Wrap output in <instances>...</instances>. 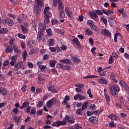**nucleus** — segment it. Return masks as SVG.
I'll return each mask as SVG.
<instances>
[{
  "instance_id": "473e14b6",
  "label": "nucleus",
  "mask_w": 129,
  "mask_h": 129,
  "mask_svg": "<svg viewBox=\"0 0 129 129\" xmlns=\"http://www.w3.org/2000/svg\"><path fill=\"white\" fill-rule=\"evenodd\" d=\"M104 96L106 98V102H109L110 101V97L107 94H104Z\"/></svg>"
},
{
  "instance_id": "5701e85b",
  "label": "nucleus",
  "mask_w": 129,
  "mask_h": 129,
  "mask_svg": "<svg viewBox=\"0 0 129 129\" xmlns=\"http://www.w3.org/2000/svg\"><path fill=\"white\" fill-rule=\"evenodd\" d=\"M71 60L74 62V63H79L80 62V59H79L77 56L72 57Z\"/></svg>"
},
{
  "instance_id": "052dcab7",
  "label": "nucleus",
  "mask_w": 129,
  "mask_h": 129,
  "mask_svg": "<svg viewBox=\"0 0 129 129\" xmlns=\"http://www.w3.org/2000/svg\"><path fill=\"white\" fill-rule=\"evenodd\" d=\"M85 98V96L79 94V99L80 100H83V99H84Z\"/></svg>"
},
{
  "instance_id": "bb28decb",
  "label": "nucleus",
  "mask_w": 129,
  "mask_h": 129,
  "mask_svg": "<svg viewBox=\"0 0 129 129\" xmlns=\"http://www.w3.org/2000/svg\"><path fill=\"white\" fill-rule=\"evenodd\" d=\"M9 32V30L7 28H3L0 30V34H7Z\"/></svg>"
},
{
  "instance_id": "20e7f679",
  "label": "nucleus",
  "mask_w": 129,
  "mask_h": 129,
  "mask_svg": "<svg viewBox=\"0 0 129 129\" xmlns=\"http://www.w3.org/2000/svg\"><path fill=\"white\" fill-rule=\"evenodd\" d=\"M42 9V7L39 5L34 6L33 11L34 14H35L37 16L40 15L41 14V10Z\"/></svg>"
},
{
  "instance_id": "13d9d810",
  "label": "nucleus",
  "mask_w": 129,
  "mask_h": 129,
  "mask_svg": "<svg viewBox=\"0 0 129 129\" xmlns=\"http://www.w3.org/2000/svg\"><path fill=\"white\" fill-rule=\"evenodd\" d=\"M87 115L88 116H91V115H93V111H87Z\"/></svg>"
},
{
  "instance_id": "9b49d317",
  "label": "nucleus",
  "mask_w": 129,
  "mask_h": 129,
  "mask_svg": "<svg viewBox=\"0 0 129 129\" xmlns=\"http://www.w3.org/2000/svg\"><path fill=\"white\" fill-rule=\"evenodd\" d=\"M89 120L90 122H93V123H98V118L95 116H91L89 118Z\"/></svg>"
},
{
  "instance_id": "dca6fc26",
  "label": "nucleus",
  "mask_w": 129,
  "mask_h": 129,
  "mask_svg": "<svg viewBox=\"0 0 129 129\" xmlns=\"http://www.w3.org/2000/svg\"><path fill=\"white\" fill-rule=\"evenodd\" d=\"M102 13H103V14H104V15H106V16H110V15L113 14V11L110 10H109L108 11L102 10Z\"/></svg>"
},
{
  "instance_id": "774afa93",
  "label": "nucleus",
  "mask_w": 129,
  "mask_h": 129,
  "mask_svg": "<svg viewBox=\"0 0 129 129\" xmlns=\"http://www.w3.org/2000/svg\"><path fill=\"white\" fill-rule=\"evenodd\" d=\"M75 128L76 129H82V127L79 126V125L78 124H75Z\"/></svg>"
},
{
  "instance_id": "0e129e2a",
  "label": "nucleus",
  "mask_w": 129,
  "mask_h": 129,
  "mask_svg": "<svg viewBox=\"0 0 129 129\" xmlns=\"http://www.w3.org/2000/svg\"><path fill=\"white\" fill-rule=\"evenodd\" d=\"M119 101L121 104H123V102H124V99H123V97H122V96L120 97Z\"/></svg>"
},
{
  "instance_id": "72a5a7b5",
  "label": "nucleus",
  "mask_w": 129,
  "mask_h": 129,
  "mask_svg": "<svg viewBox=\"0 0 129 129\" xmlns=\"http://www.w3.org/2000/svg\"><path fill=\"white\" fill-rule=\"evenodd\" d=\"M38 68L40 69L42 72H44V71L46 69V68H47V66L42 65V66H40L39 67H38Z\"/></svg>"
},
{
  "instance_id": "ddd939ff",
  "label": "nucleus",
  "mask_w": 129,
  "mask_h": 129,
  "mask_svg": "<svg viewBox=\"0 0 129 129\" xmlns=\"http://www.w3.org/2000/svg\"><path fill=\"white\" fill-rule=\"evenodd\" d=\"M47 87L48 91H51V92H57V91H56V89H55L54 86H53V85L51 84H49L47 85Z\"/></svg>"
},
{
  "instance_id": "39448f33",
  "label": "nucleus",
  "mask_w": 129,
  "mask_h": 129,
  "mask_svg": "<svg viewBox=\"0 0 129 129\" xmlns=\"http://www.w3.org/2000/svg\"><path fill=\"white\" fill-rule=\"evenodd\" d=\"M56 103H57V102H56V98H53L46 103V105L48 107L50 108L52 107V106L54 105V104H56Z\"/></svg>"
},
{
  "instance_id": "8fccbe9b",
  "label": "nucleus",
  "mask_w": 129,
  "mask_h": 129,
  "mask_svg": "<svg viewBox=\"0 0 129 129\" xmlns=\"http://www.w3.org/2000/svg\"><path fill=\"white\" fill-rule=\"evenodd\" d=\"M109 125L110 127H114L115 124H114V121L113 120H111L109 123Z\"/></svg>"
},
{
  "instance_id": "a18cd8bd",
  "label": "nucleus",
  "mask_w": 129,
  "mask_h": 129,
  "mask_svg": "<svg viewBox=\"0 0 129 129\" xmlns=\"http://www.w3.org/2000/svg\"><path fill=\"white\" fill-rule=\"evenodd\" d=\"M95 13L98 16H100V15H103V13H102V12H101V11H100L99 10H95Z\"/></svg>"
},
{
  "instance_id": "3c124183",
  "label": "nucleus",
  "mask_w": 129,
  "mask_h": 129,
  "mask_svg": "<svg viewBox=\"0 0 129 129\" xmlns=\"http://www.w3.org/2000/svg\"><path fill=\"white\" fill-rule=\"evenodd\" d=\"M37 35H39L40 36H43V35H44V30L39 29V31H38Z\"/></svg>"
},
{
  "instance_id": "4be33fe9",
  "label": "nucleus",
  "mask_w": 129,
  "mask_h": 129,
  "mask_svg": "<svg viewBox=\"0 0 129 129\" xmlns=\"http://www.w3.org/2000/svg\"><path fill=\"white\" fill-rule=\"evenodd\" d=\"M55 43V40L51 38L48 39V42L47 45L49 46H52Z\"/></svg>"
},
{
  "instance_id": "6e6d98bb",
  "label": "nucleus",
  "mask_w": 129,
  "mask_h": 129,
  "mask_svg": "<svg viewBox=\"0 0 129 129\" xmlns=\"http://www.w3.org/2000/svg\"><path fill=\"white\" fill-rule=\"evenodd\" d=\"M76 87H78L79 88H83L84 87V85L83 84H77L75 85Z\"/></svg>"
},
{
  "instance_id": "a211bd4d",
  "label": "nucleus",
  "mask_w": 129,
  "mask_h": 129,
  "mask_svg": "<svg viewBox=\"0 0 129 129\" xmlns=\"http://www.w3.org/2000/svg\"><path fill=\"white\" fill-rule=\"evenodd\" d=\"M59 62L64 64H71L72 63L71 60L69 59H60Z\"/></svg>"
},
{
  "instance_id": "de8ad7c7",
  "label": "nucleus",
  "mask_w": 129,
  "mask_h": 129,
  "mask_svg": "<svg viewBox=\"0 0 129 129\" xmlns=\"http://www.w3.org/2000/svg\"><path fill=\"white\" fill-rule=\"evenodd\" d=\"M36 113V108L32 107L31 109L30 114H35Z\"/></svg>"
},
{
  "instance_id": "aec40b11",
  "label": "nucleus",
  "mask_w": 129,
  "mask_h": 129,
  "mask_svg": "<svg viewBox=\"0 0 129 129\" xmlns=\"http://www.w3.org/2000/svg\"><path fill=\"white\" fill-rule=\"evenodd\" d=\"M108 118H110L112 120H116V116L114 113H111L108 115Z\"/></svg>"
},
{
  "instance_id": "79ce46f5",
  "label": "nucleus",
  "mask_w": 129,
  "mask_h": 129,
  "mask_svg": "<svg viewBox=\"0 0 129 129\" xmlns=\"http://www.w3.org/2000/svg\"><path fill=\"white\" fill-rule=\"evenodd\" d=\"M90 109L91 110H95L96 109V106L94 104H91L90 105Z\"/></svg>"
},
{
  "instance_id": "4468645a",
  "label": "nucleus",
  "mask_w": 129,
  "mask_h": 129,
  "mask_svg": "<svg viewBox=\"0 0 129 129\" xmlns=\"http://www.w3.org/2000/svg\"><path fill=\"white\" fill-rule=\"evenodd\" d=\"M11 61L10 62L11 66H15V63L17 61V57L13 56L11 58Z\"/></svg>"
},
{
  "instance_id": "1a4fd4ad",
  "label": "nucleus",
  "mask_w": 129,
  "mask_h": 129,
  "mask_svg": "<svg viewBox=\"0 0 129 129\" xmlns=\"http://www.w3.org/2000/svg\"><path fill=\"white\" fill-rule=\"evenodd\" d=\"M89 15L90 16V18H92L93 20H94V21H98L97 19H98V16H97V14L95 13V12H92L91 13H89Z\"/></svg>"
},
{
  "instance_id": "c85d7f7f",
  "label": "nucleus",
  "mask_w": 129,
  "mask_h": 129,
  "mask_svg": "<svg viewBox=\"0 0 129 129\" xmlns=\"http://www.w3.org/2000/svg\"><path fill=\"white\" fill-rule=\"evenodd\" d=\"M70 119V116L68 115H66V116L64 117V119H63L61 121H64L65 122V124H66V122H68L69 120Z\"/></svg>"
},
{
  "instance_id": "f704fd0d",
  "label": "nucleus",
  "mask_w": 129,
  "mask_h": 129,
  "mask_svg": "<svg viewBox=\"0 0 129 129\" xmlns=\"http://www.w3.org/2000/svg\"><path fill=\"white\" fill-rule=\"evenodd\" d=\"M51 24L52 26H56V25H58V21L56 19H52L51 20Z\"/></svg>"
},
{
  "instance_id": "4c0bfd02",
  "label": "nucleus",
  "mask_w": 129,
  "mask_h": 129,
  "mask_svg": "<svg viewBox=\"0 0 129 129\" xmlns=\"http://www.w3.org/2000/svg\"><path fill=\"white\" fill-rule=\"evenodd\" d=\"M9 64H10V62H9V61L8 60H6L3 63V67H2V69L4 70V69H5V67H6V66H8Z\"/></svg>"
},
{
  "instance_id": "f03ea898",
  "label": "nucleus",
  "mask_w": 129,
  "mask_h": 129,
  "mask_svg": "<svg viewBox=\"0 0 129 129\" xmlns=\"http://www.w3.org/2000/svg\"><path fill=\"white\" fill-rule=\"evenodd\" d=\"M109 87L110 88V92L113 96L116 95V92H119V91H120L119 87L115 84H113V85H112V84H109Z\"/></svg>"
},
{
  "instance_id": "bf43d9fd",
  "label": "nucleus",
  "mask_w": 129,
  "mask_h": 129,
  "mask_svg": "<svg viewBox=\"0 0 129 129\" xmlns=\"http://www.w3.org/2000/svg\"><path fill=\"white\" fill-rule=\"evenodd\" d=\"M119 84L121 86H123L124 85H125V83L124 82V81H123V80H120L119 81Z\"/></svg>"
},
{
  "instance_id": "5fc2aeb1",
  "label": "nucleus",
  "mask_w": 129,
  "mask_h": 129,
  "mask_svg": "<svg viewBox=\"0 0 129 129\" xmlns=\"http://www.w3.org/2000/svg\"><path fill=\"white\" fill-rule=\"evenodd\" d=\"M114 60L112 58V56H110L109 59V64H112Z\"/></svg>"
},
{
  "instance_id": "a19ab883",
  "label": "nucleus",
  "mask_w": 129,
  "mask_h": 129,
  "mask_svg": "<svg viewBox=\"0 0 129 129\" xmlns=\"http://www.w3.org/2000/svg\"><path fill=\"white\" fill-rule=\"evenodd\" d=\"M59 16L61 19H64L65 18V13H64V11H60Z\"/></svg>"
},
{
  "instance_id": "f3484780",
  "label": "nucleus",
  "mask_w": 129,
  "mask_h": 129,
  "mask_svg": "<svg viewBox=\"0 0 129 129\" xmlns=\"http://www.w3.org/2000/svg\"><path fill=\"white\" fill-rule=\"evenodd\" d=\"M5 52L6 53H13V52H14V49L12 46L8 45L7 48L5 50Z\"/></svg>"
},
{
  "instance_id": "4d7b16f0",
  "label": "nucleus",
  "mask_w": 129,
  "mask_h": 129,
  "mask_svg": "<svg viewBox=\"0 0 129 129\" xmlns=\"http://www.w3.org/2000/svg\"><path fill=\"white\" fill-rule=\"evenodd\" d=\"M31 108H32V107H31V106H27V108L26 109L27 113H30Z\"/></svg>"
},
{
  "instance_id": "b1692460",
  "label": "nucleus",
  "mask_w": 129,
  "mask_h": 129,
  "mask_svg": "<svg viewBox=\"0 0 129 129\" xmlns=\"http://www.w3.org/2000/svg\"><path fill=\"white\" fill-rule=\"evenodd\" d=\"M72 41L76 44V45L77 46H78V47H79V46H80V42L79 41V40H78V38H74L72 40Z\"/></svg>"
},
{
  "instance_id": "49530a36",
  "label": "nucleus",
  "mask_w": 129,
  "mask_h": 129,
  "mask_svg": "<svg viewBox=\"0 0 129 129\" xmlns=\"http://www.w3.org/2000/svg\"><path fill=\"white\" fill-rule=\"evenodd\" d=\"M31 73H33V71L31 70H28L24 72V74L26 75H28V74H31Z\"/></svg>"
},
{
  "instance_id": "58836bf2",
  "label": "nucleus",
  "mask_w": 129,
  "mask_h": 129,
  "mask_svg": "<svg viewBox=\"0 0 129 129\" xmlns=\"http://www.w3.org/2000/svg\"><path fill=\"white\" fill-rule=\"evenodd\" d=\"M88 105V102H84L82 106V109H83L84 110L85 108H87Z\"/></svg>"
},
{
  "instance_id": "69168bd1",
  "label": "nucleus",
  "mask_w": 129,
  "mask_h": 129,
  "mask_svg": "<svg viewBox=\"0 0 129 129\" xmlns=\"http://www.w3.org/2000/svg\"><path fill=\"white\" fill-rule=\"evenodd\" d=\"M51 72H52V74H54L55 75L57 74V73H58V71L55 69H52L51 70Z\"/></svg>"
},
{
  "instance_id": "338daca9",
  "label": "nucleus",
  "mask_w": 129,
  "mask_h": 129,
  "mask_svg": "<svg viewBox=\"0 0 129 129\" xmlns=\"http://www.w3.org/2000/svg\"><path fill=\"white\" fill-rule=\"evenodd\" d=\"M27 65L29 68H33L34 67V64L32 62H28Z\"/></svg>"
},
{
  "instance_id": "ea45409f",
  "label": "nucleus",
  "mask_w": 129,
  "mask_h": 129,
  "mask_svg": "<svg viewBox=\"0 0 129 129\" xmlns=\"http://www.w3.org/2000/svg\"><path fill=\"white\" fill-rule=\"evenodd\" d=\"M18 38H20V39H26V36L25 35L22 34L21 33L18 34Z\"/></svg>"
},
{
  "instance_id": "09e8293b",
  "label": "nucleus",
  "mask_w": 129,
  "mask_h": 129,
  "mask_svg": "<svg viewBox=\"0 0 129 129\" xmlns=\"http://www.w3.org/2000/svg\"><path fill=\"white\" fill-rule=\"evenodd\" d=\"M101 21L103 22V23H104V24L106 25V24H107V19H106L104 17H102L101 18Z\"/></svg>"
},
{
  "instance_id": "9d476101",
  "label": "nucleus",
  "mask_w": 129,
  "mask_h": 129,
  "mask_svg": "<svg viewBox=\"0 0 129 129\" xmlns=\"http://www.w3.org/2000/svg\"><path fill=\"white\" fill-rule=\"evenodd\" d=\"M5 22L8 26L12 27L14 26V20L11 18H7L5 19Z\"/></svg>"
},
{
  "instance_id": "c9c22d12",
  "label": "nucleus",
  "mask_w": 129,
  "mask_h": 129,
  "mask_svg": "<svg viewBox=\"0 0 129 129\" xmlns=\"http://www.w3.org/2000/svg\"><path fill=\"white\" fill-rule=\"evenodd\" d=\"M70 68H71L70 66H69L68 65L62 64L63 70H69V69H70Z\"/></svg>"
},
{
  "instance_id": "393cba45",
  "label": "nucleus",
  "mask_w": 129,
  "mask_h": 129,
  "mask_svg": "<svg viewBox=\"0 0 129 129\" xmlns=\"http://www.w3.org/2000/svg\"><path fill=\"white\" fill-rule=\"evenodd\" d=\"M23 59L24 61H26L27 59V57L28 56V52L27 51L24 50L22 53Z\"/></svg>"
},
{
  "instance_id": "423d86ee",
  "label": "nucleus",
  "mask_w": 129,
  "mask_h": 129,
  "mask_svg": "<svg viewBox=\"0 0 129 129\" xmlns=\"http://www.w3.org/2000/svg\"><path fill=\"white\" fill-rule=\"evenodd\" d=\"M101 34L105 37H111V33L106 29H103L101 31Z\"/></svg>"
},
{
  "instance_id": "2f4dec72",
  "label": "nucleus",
  "mask_w": 129,
  "mask_h": 129,
  "mask_svg": "<svg viewBox=\"0 0 129 129\" xmlns=\"http://www.w3.org/2000/svg\"><path fill=\"white\" fill-rule=\"evenodd\" d=\"M57 63V61L55 60H53L49 63L50 67H55V64Z\"/></svg>"
},
{
  "instance_id": "cd10ccee",
  "label": "nucleus",
  "mask_w": 129,
  "mask_h": 129,
  "mask_svg": "<svg viewBox=\"0 0 129 129\" xmlns=\"http://www.w3.org/2000/svg\"><path fill=\"white\" fill-rule=\"evenodd\" d=\"M84 110L82 108H78L77 110L76 113L77 114H78V115H82V111Z\"/></svg>"
},
{
  "instance_id": "c756f323",
  "label": "nucleus",
  "mask_w": 129,
  "mask_h": 129,
  "mask_svg": "<svg viewBox=\"0 0 129 129\" xmlns=\"http://www.w3.org/2000/svg\"><path fill=\"white\" fill-rule=\"evenodd\" d=\"M46 33L48 36H49V37L52 36V30L51 29V28H48L46 29Z\"/></svg>"
},
{
  "instance_id": "0eeeda50",
  "label": "nucleus",
  "mask_w": 129,
  "mask_h": 129,
  "mask_svg": "<svg viewBox=\"0 0 129 129\" xmlns=\"http://www.w3.org/2000/svg\"><path fill=\"white\" fill-rule=\"evenodd\" d=\"M22 66H23V61H22L18 62L17 63H15L14 68V71H18V70L21 69Z\"/></svg>"
},
{
  "instance_id": "c03bdc74",
  "label": "nucleus",
  "mask_w": 129,
  "mask_h": 129,
  "mask_svg": "<svg viewBox=\"0 0 129 129\" xmlns=\"http://www.w3.org/2000/svg\"><path fill=\"white\" fill-rule=\"evenodd\" d=\"M43 114V110H39L36 112V115L38 116L39 115H42Z\"/></svg>"
},
{
  "instance_id": "680f3d73",
  "label": "nucleus",
  "mask_w": 129,
  "mask_h": 129,
  "mask_svg": "<svg viewBox=\"0 0 129 129\" xmlns=\"http://www.w3.org/2000/svg\"><path fill=\"white\" fill-rule=\"evenodd\" d=\"M36 53V49H32L30 50L29 54L30 55H33V54H35Z\"/></svg>"
},
{
  "instance_id": "603ef678",
  "label": "nucleus",
  "mask_w": 129,
  "mask_h": 129,
  "mask_svg": "<svg viewBox=\"0 0 129 129\" xmlns=\"http://www.w3.org/2000/svg\"><path fill=\"white\" fill-rule=\"evenodd\" d=\"M21 47L22 49H26V44L23 41L20 42Z\"/></svg>"
},
{
  "instance_id": "412c9836",
  "label": "nucleus",
  "mask_w": 129,
  "mask_h": 129,
  "mask_svg": "<svg viewBox=\"0 0 129 129\" xmlns=\"http://www.w3.org/2000/svg\"><path fill=\"white\" fill-rule=\"evenodd\" d=\"M13 119H14L15 122H16V124H19V123L21 120V117L19 116H14L13 117Z\"/></svg>"
},
{
  "instance_id": "e2e57ef3",
  "label": "nucleus",
  "mask_w": 129,
  "mask_h": 129,
  "mask_svg": "<svg viewBox=\"0 0 129 129\" xmlns=\"http://www.w3.org/2000/svg\"><path fill=\"white\" fill-rule=\"evenodd\" d=\"M123 87H124L125 90L126 91H129V87H128V86H127V85L126 84L125 85H124L123 86Z\"/></svg>"
},
{
  "instance_id": "37998d69",
  "label": "nucleus",
  "mask_w": 129,
  "mask_h": 129,
  "mask_svg": "<svg viewBox=\"0 0 129 129\" xmlns=\"http://www.w3.org/2000/svg\"><path fill=\"white\" fill-rule=\"evenodd\" d=\"M43 63H44V61L43 60H40V61H38L36 63V65L39 68V67H40V66H42Z\"/></svg>"
},
{
  "instance_id": "6e6552de",
  "label": "nucleus",
  "mask_w": 129,
  "mask_h": 129,
  "mask_svg": "<svg viewBox=\"0 0 129 129\" xmlns=\"http://www.w3.org/2000/svg\"><path fill=\"white\" fill-rule=\"evenodd\" d=\"M51 125L52 126H57V127H59L60 125H65V122L64 121H57L56 122H54Z\"/></svg>"
},
{
  "instance_id": "f257e3e1",
  "label": "nucleus",
  "mask_w": 129,
  "mask_h": 129,
  "mask_svg": "<svg viewBox=\"0 0 129 129\" xmlns=\"http://www.w3.org/2000/svg\"><path fill=\"white\" fill-rule=\"evenodd\" d=\"M43 13L45 18L44 21V24L41 22L39 23V29L46 31V29H47L46 27V25H48V24L50 23V20L49 19H50L51 17H52V14H51V12H50V7H46L44 9Z\"/></svg>"
},
{
  "instance_id": "a878e982",
  "label": "nucleus",
  "mask_w": 129,
  "mask_h": 129,
  "mask_svg": "<svg viewBox=\"0 0 129 129\" xmlns=\"http://www.w3.org/2000/svg\"><path fill=\"white\" fill-rule=\"evenodd\" d=\"M30 105V103L29 102H24L22 105V106L20 107L21 109H23L24 108H26L27 106H29Z\"/></svg>"
},
{
  "instance_id": "2eb2a0df",
  "label": "nucleus",
  "mask_w": 129,
  "mask_h": 129,
  "mask_svg": "<svg viewBox=\"0 0 129 129\" xmlns=\"http://www.w3.org/2000/svg\"><path fill=\"white\" fill-rule=\"evenodd\" d=\"M98 82L100 83L101 84H107V81L103 78V77H101L100 79L98 80Z\"/></svg>"
},
{
  "instance_id": "7ed1b4c3",
  "label": "nucleus",
  "mask_w": 129,
  "mask_h": 129,
  "mask_svg": "<svg viewBox=\"0 0 129 129\" xmlns=\"http://www.w3.org/2000/svg\"><path fill=\"white\" fill-rule=\"evenodd\" d=\"M53 3L52 6L54 8H56L58 5V10L60 12L64 11V5L62 0H53Z\"/></svg>"
},
{
  "instance_id": "6ab92c4d",
  "label": "nucleus",
  "mask_w": 129,
  "mask_h": 129,
  "mask_svg": "<svg viewBox=\"0 0 129 129\" xmlns=\"http://www.w3.org/2000/svg\"><path fill=\"white\" fill-rule=\"evenodd\" d=\"M0 94L2 95H7L8 94V91L7 90L4 89L3 87H0Z\"/></svg>"
},
{
  "instance_id": "e433bc0d",
  "label": "nucleus",
  "mask_w": 129,
  "mask_h": 129,
  "mask_svg": "<svg viewBox=\"0 0 129 129\" xmlns=\"http://www.w3.org/2000/svg\"><path fill=\"white\" fill-rule=\"evenodd\" d=\"M86 33L88 36H91V35H92L93 34L92 31H91L89 29H87L86 30Z\"/></svg>"
},
{
  "instance_id": "7c9ffc66",
  "label": "nucleus",
  "mask_w": 129,
  "mask_h": 129,
  "mask_svg": "<svg viewBox=\"0 0 129 129\" xmlns=\"http://www.w3.org/2000/svg\"><path fill=\"white\" fill-rule=\"evenodd\" d=\"M97 76L95 75H89L84 77L83 79H88V78H96Z\"/></svg>"
},
{
  "instance_id": "864d4df0",
  "label": "nucleus",
  "mask_w": 129,
  "mask_h": 129,
  "mask_svg": "<svg viewBox=\"0 0 129 129\" xmlns=\"http://www.w3.org/2000/svg\"><path fill=\"white\" fill-rule=\"evenodd\" d=\"M67 16L69 17V18H72L73 17V15L72 14V12L69 11V12L66 13Z\"/></svg>"
},
{
  "instance_id": "f8f14e48",
  "label": "nucleus",
  "mask_w": 129,
  "mask_h": 129,
  "mask_svg": "<svg viewBox=\"0 0 129 129\" xmlns=\"http://www.w3.org/2000/svg\"><path fill=\"white\" fill-rule=\"evenodd\" d=\"M20 27L23 33H28V24L24 23L23 25H21Z\"/></svg>"
}]
</instances>
